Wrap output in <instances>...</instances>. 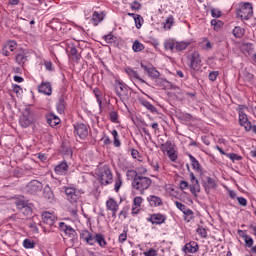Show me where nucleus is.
<instances>
[{
  "instance_id": "nucleus-13",
  "label": "nucleus",
  "mask_w": 256,
  "mask_h": 256,
  "mask_svg": "<svg viewBox=\"0 0 256 256\" xmlns=\"http://www.w3.org/2000/svg\"><path fill=\"white\" fill-rule=\"evenodd\" d=\"M42 221L45 223V225H49V227H57L55 225L57 223V217L51 212H43Z\"/></svg>"
},
{
  "instance_id": "nucleus-42",
  "label": "nucleus",
  "mask_w": 256,
  "mask_h": 256,
  "mask_svg": "<svg viewBox=\"0 0 256 256\" xmlns=\"http://www.w3.org/2000/svg\"><path fill=\"white\" fill-rule=\"evenodd\" d=\"M23 247L25 249H35V241H33L31 239H25L23 241Z\"/></svg>"
},
{
  "instance_id": "nucleus-58",
  "label": "nucleus",
  "mask_w": 256,
  "mask_h": 256,
  "mask_svg": "<svg viewBox=\"0 0 256 256\" xmlns=\"http://www.w3.org/2000/svg\"><path fill=\"white\" fill-rule=\"evenodd\" d=\"M217 77H219V71H211L208 75L209 81H217Z\"/></svg>"
},
{
  "instance_id": "nucleus-27",
  "label": "nucleus",
  "mask_w": 256,
  "mask_h": 256,
  "mask_svg": "<svg viewBox=\"0 0 256 256\" xmlns=\"http://www.w3.org/2000/svg\"><path fill=\"white\" fill-rule=\"evenodd\" d=\"M107 211H119V203L114 198H109L106 201Z\"/></svg>"
},
{
  "instance_id": "nucleus-56",
  "label": "nucleus",
  "mask_w": 256,
  "mask_h": 256,
  "mask_svg": "<svg viewBox=\"0 0 256 256\" xmlns=\"http://www.w3.org/2000/svg\"><path fill=\"white\" fill-rule=\"evenodd\" d=\"M116 39L117 37H115V35L113 34H107L104 36V40L106 41V43H115Z\"/></svg>"
},
{
  "instance_id": "nucleus-14",
  "label": "nucleus",
  "mask_w": 256,
  "mask_h": 256,
  "mask_svg": "<svg viewBox=\"0 0 256 256\" xmlns=\"http://www.w3.org/2000/svg\"><path fill=\"white\" fill-rule=\"evenodd\" d=\"M67 51L69 57H71L72 61H75L76 63L81 60V54H79V51L77 50V47H75V44L68 43L67 44Z\"/></svg>"
},
{
  "instance_id": "nucleus-20",
  "label": "nucleus",
  "mask_w": 256,
  "mask_h": 256,
  "mask_svg": "<svg viewBox=\"0 0 256 256\" xmlns=\"http://www.w3.org/2000/svg\"><path fill=\"white\" fill-rule=\"evenodd\" d=\"M182 251H184V253H197V251H199V244L195 241H190L185 244Z\"/></svg>"
},
{
  "instance_id": "nucleus-4",
  "label": "nucleus",
  "mask_w": 256,
  "mask_h": 256,
  "mask_svg": "<svg viewBox=\"0 0 256 256\" xmlns=\"http://www.w3.org/2000/svg\"><path fill=\"white\" fill-rule=\"evenodd\" d=\"M64 192L69 203H77L81 199V195L85 193L75 187H64Z\"/></svg>"
},
{
  "instance_id": "nucleus-45",
  "label": "nucleus",
  "mask_w": 256,
  "mask_h": 256,
  "mask_svg": "<svg viewBox=\"0 0 256 256\" xmlns=\"http://www.w3.org/2000/svg\"><path fill=\"white\" fill-rule=\"evenodd\" d=\"M65 235H67L70 239H75V237H77V232L71 226H68Z\"/></svg>"
},
{
  "instance_id": "nucleus-28",
  "label": "nucleus",
  "mask_w": 256,
  "mask_h": 256,
  "mask_svg": "<svg viewBox=\"0 0 256 256\" xmlns=\"http://www.w3.org/2000/svg\"><path fill=\"white\" fill-rule=\"evenodd\" d=\"M154 83L156 85V87H173V84L171 82H169L167 79L165 78H161V76H158L155 80Z\"/></svg>"
},
{
  "instance_id": "nucleus-17",
  "label": "nucleus",
  "mask_w": 256,
  "mask_h": 256,
  "mask_svg": "<svg viewBox=\"0 0 256 256\" xmlns=\"http://www.w3.org/2000/svg\"><path fill=\"white\" fill-rule=\"evenodd\" d=\"M38 93L48 96L52 95L53 87L51 86V82H41V84L38 85Z\"/></svg>"
},
{
  "instance_id": "nucleus-44",
  "label": "nucleus",
  "mask_w": 256,
  "mask_h": 256,
  "mask_svg": "<svg viewBox=\"0 0 256 256\" xmlns=\"http://www.w3.org/2000/svg\"><path fill=\"white\" fill-rule=\"evenodd\" d=\"M112 137L114 138V147H121V141L119 140V133L117 130L112 131Z\"/></svg>"
},
{
  "instance_id": "nucleus-60",
  "label": "nucleus",
  "mask_w": 256,
  "mask_h": 256,
  "mask_svg": "<svg viewBox=\"0 0 256 256\" xmlns=\"http://www.w3.org/2000/svg\"><path fill=\"white\" fill-rule=\"evenodd\" d=\"M130 7H131L132 11H139V9H141V3H139L137 0H135L130 4Z\"/></svg>"
},
{
  "instance_id": "nucleus-29",
  "label": "nucleus",
  "mask_w": 256,
  "mask_h": 256,
  "mask_svg": "<svg viewBox=\"0 0 256 256\" xmlns=\"http://www.w3.org/2000/svg\"><path fill=\"white\" fill-rule=\"evenodd\" d=\"M188 157L191 161V165L194 169V171H197L198 173H203V170L201 169V164L199 163V160L196 159L193 155L188 154Z\"/></svg>"
},
{
  "instance_id": "nucleus-22",
  "label": "nucleus",
  "mask_w": 256,
  "mask_h": 256,
  "mask_svg": "<svg viewBox=\"0 0 256 256\" xmlns=\"http://www.w3.org/2000/svg\"><path fill=\"white\" fill-rule=\"evenodd\" d=\"M147 201L150 207H161V205H163V200L156 195L148 196Z\"/></svg>"
},
{
  "instance_id": "nucleus-39",
  "label": "nucleus",
  "mask_w": 256,
  "mask_h": 256,
  "mask_svg": "<svg viewBox=\"0 0 256 256\" xmlns=\"http://www.w3.org/2000/svg\"><path fill=\"white\" fill-rule=\"evenodd\" d=\"M177 117L180 121H193V115L189 113H179L177 114Z\"/></svg>"
},
{
  "instance_id": "nucleus-23",
  "label": "nucleus",
  "mask_w": 256,
  "mask_h": 256,
  "mask_svg": "<svg viewBox=\"0 0 256 256\" xmlns=\"http://www.w3.org/2000/svg\"><path fill=\"white\" fill-rule=\"evenodd\" d=\"M103 19H105V12L94 11L91 21H92L93 25L95 27H97V25H99V23H101V21H103Z\"/></svg>"
},
{
  "instance_id": "nucleus-11",
  "label": "nucleus",
  "mask_w": 256,
  "mask_h": 256,
  "mask_svg": "<svg viewBox=\"0 0 256 256\" xmlns=\"http://www.w3.org/2000/svg\"><path fill=\"white\" fill-rule=\"evenodd\" d=\"M74 131L80 139H87V136L89 135V129L84 123L74 124Z\"/></svg>"
},
{
  "instance_id": "nucleus-36",
  "label": "nucleus",
  "mask_w": 256,
  "mask_h": 256,
  "mask_svg": "<svg viewBox=\"0 0 256 256\" xmlns=\"http://www.w3.org/2000/svg\"><path fill=\"white\" fill-rule=\"evenodd\" d=\"M141 105H143V107L148 109V111H150L151 113H157V108L153 104H151V102L147 100H142Z\"/></svg>"
},
{
  "instance_id": "nucleus-21",
  "label": "nucleus",
  "mask_w": 256,
  "mask_h": 256,
  "mask_svg": "<svg viewBox=\"0 0 256 256\" xmlns=\"http://www.w3.org/2000/svg\"><path fill=\"white\" fill-rule=\"evenodd\" d=\"M54 171L57 175H67V172L69 171V165L66 161L60 162L55 166Z\"/></svg>"
},
{
  "instance_id": "nucleus-7",
  "label": "nucleus",
  "mask_w": 256,
  "mask_h": 256,
  "mask_svg": "<svg viewBox=\"0 0 256 256\" xmlns=\"http://www.w3.org/2000/svg\"><path fill=\"white\" fill-rule=\"evenodd\" d=\"M188 59L190 61V68L193 69V71H199L201 68V56L199 52H192Z\"/></svg>"
},
{
  "instance_id": "nucleus-54",
  "label": "nucleus",
  "mask_w": 256,
  "mask_h": 256,
  "mask_svg": "<svg viewBox=\"0 0 256 256\" xmlns=\"http://www.w3.org/2000/svg\"><path fill=\"white\" fill-rule=\"evenodd\" d=\"M139 173H137V171L135 170H127L126 171V177L128 179H135L136 177H139Z\"/></svg>"
},
{
  "instance_id": "nucleus-33",
  "label": "nucleus",
  "mask_w": 256,
  "mask_h": 256,
  "mask_svg": "<svg viewBox=\"0 0 256 256\" xmlns=\"http://www.w3.org/2000/svg\"><path fill=\"white\" fill-rule=\"evenodd\" d=\"M191 45V42H175V51L177 52H181V51H185V49H187V47H189Z\"/></svg>"
},
{
  "instance_id": "nucleus-50",
  "label": "nucleus",
  "mask_w": 256,
  "mask_h": 256,
  "mask_svg": "<svg viewBox=\"0 0 256 256\" xmlns=\"http://www.w3.org/2000/svg\"><path fill=\"white\" fill-rule=\"evenodd\" d=\"M167 155H168L170 161H172L173 163H175V161H177V153L175 152V148H173L172 150H168Z\"/></svg>"
},
{
  "instance_id": "nucleus-43",
  "label": "nucleus",
  "mask_w": 256,
  "mask_h": 256,
  "mask_svg": "<svg viewBox=\"0 0 256 256\" xmlns=\"http://www.w3.org/2000/svg\"><path fill=\"white\" fill-rule=\"evenodd\" d=\"M173 23H175V18H173V15H170L164 22V29H171Z\"/></svg>"
},
{
  "instance_id": "nucleus-62",
  "label": "nucleus",
  "mask_w": 256,
  "mask_h": 256,
  "mask_svg": "<svg viewBox=\"0 0 256 256\" xmlns=\"http://www.w3.org/2000/svg\"><path fill=\"white\" fill-rule=\"evenodd\" d=\"M141 203H143V197L136 196L133 200V204L135 205V207H141Z\"/></svg>"
},
{
  "instance_id": "nucleus-55",
  "label": "nucleus",
  "mask_w": 256,
  "mask_h": 256,
  "mask_svg": "<svg viewBox=\"0 0 256 256\" xmlns=\"http://www.w3.org/2000/svg\"><path fill=\"white\" fill-rule=\"evenodd\" d=\"M9 51H15L17 49V42L16 41H9L5 46Z\"/></svg>"
},
{
  "instance_id": "nucleus-47",
  "label": "nucleus",
  "mask_w": 256,
  "mask_h": 256,
  "mask_svg": "<svg viewBox=\"0 0 256 256\" xmlns=\"http://www.w3.org/2000/svg\"><path fill=\"white\" fill-rule=\"evenodd\" d=\"M134 21H135V27L136 29H141V27H143V17L141 15H137L135 18H134Z\"/></svg>"
},
{
  "instance_id": "nucleus-8",
  "label": "nucleus",
  "mask_w": 256,
  "mask_h": 256,
  "mask_svg": "<svg viewBox=\"0 0 256 256\" xmlns=\"http://www.w3.org/2000/svg\"><path fill=\"white\" fill-rule=\"evenodd\" d=\"M19 123L21 127H24V129H27L29 125L33 123V116L31 115V109L26 108L24 110V113L20 117Z\"/></svg>"
},
{
  "instance_id": "nucleus-53",
  "label": "nucleus",
  "mask_w": 256,
  "mask_h": 256,
  "mask_svg": "<svg viewBox=\"0 0 256 256\" xmlns=\"http://www.w3.org/2000/svg\"><path fill=\"white\" fill-rule=\"evenodd\" d=\"M162 151H171L173 150V143L171 141H166L164 144H161Z\"/></svg>"
},
{
  "instance_id": "nucleus-32",
  "label": "nucleus",
  "mask_w": 256,
  "mask_h": 256,
  "mask_svg": "<svg viewBox=\"0 0 256 256\" xmlns=\"http://www.w3.org/2000/svg\"><path fill=\"white\" fill-rule=\"evenodd\" d=\"M200 47L203 51H211L213 49V44L207 38H202V42H200Z\"/></svg>"
},
{
  "instance_id": "nucleus-12",
  "label": "nucleus",
  "mask_w": 256,
  "mask_h": 256,
  "mask_svg": "<svg viewBox=\"0 0 256 256\" xmlns=\"http://www.w3.org/2000/svg\"><path fill=\"white\" fill-rule=\"evenodd\" d=\"M15 205L19 211H23L24 215H31V213H33V210L31 207H29L28 202L23 199H17L15 201Z\"/></svg>"
},
{
  "instance_id": "nucleus-40",
  "label": "nucleus",
  "mask_w": 256,
  "mask_h": 256,
  "mask_svg": "<svg viewBox=\"0 0 256 256\" xmlns=\"http://www.w3.org/2000/svg\"><path fill=\"white\" fill-rule=\"evenodd\" d=\"M242 239H244V242H245V244H246V247H248L249 249H250L251 247H253L254 241H253V238H252L251 236H249V234H244V235H242Z\"/></svg>"
},
{
  "instance_id": "nucleus-46",
  "label": "nucleus",
  "mask_w": 256,
  "mask_h": 256,
  "mask_svg": "<svg viewBox=\"0 0 256 256\" xmlns=\"http://www.w3.org/2000/svg\"><path fill=\"white\" fill-rule=\"evenodd\" d=\"M183 214L185 215L184 219L185 221H187V223H189V221L193 219V215H194L193 210L188 208L183 212Z\"/></svg>"
},
{
  "instance_id": "nucleus-16",
  "label": "nucleus",
  "mask_w": 256,
  "mask_h": 256,
  "mask_svg": "<svg viewBox=\"0 0 256 256\" xmlns=\"http://www.w3.org/2000/svg\"><path fill=\"white\" fill-rule=\"evenodd\" d=\"M239 123L241 127H244L245 131H251V122L243 110L239 111Z\"/></svg>"
},
{
  "instance_id": "nucleus-59",
  "label": "nucleus",
  "mask_w": 256,
  "mask_h": 256,
  "mask_svg": "<svg viewBox=\"0 0 256 256\" xmlns=\"http://www.w3.org/2000/svg\"><path fill=\"white\" fill-rule=\"evenodd\" d=\"M93 93L97 99V102L99 103V105H101L103 103L101 101V90H99V88H94Z\"/></svg>"
},
{
  "instance_id": "nucleus-2",
  "label": "nucleus",
  "mask_w": 256,
  "mask_h": 256,
  "mask_svg": "<svg viewBox=\"0 0 256 256\" xmlns=\"http://www.w3.org/2000/svg\"><path fill=\"white\" fill-rule=\"evenodd\" d=\"M98 180L101 185H111L113 183V172L109 165H104L99 168Z\"/></svg>"
},
{
  "instance_id": "nucleus-51",
  "label": "nucleus",
  "mask_w": 256,
  "mask_h": 256,
  "mask_svg": "<svg viewBox=\"0 0 256 256\" xmlns=\"http://www.w3.org/2000/svg\"><path fill=\"white\" fill-rule=\"evenodd\" d=\"M196 233H198L202 239H207V230L202 226H198Z\"/></svg>"
},
{
  "instance_id": "nucleus-48",
  "label": "nucleus",
  "mask_w": 256,
  "mask_h": 256,
  "mask_svg": "<svg viewBox=\"0 0 256 256\" xmlns=\"http://www.w3.org/2000/svg\"><path fill=\"white\" fill-rule=\"evenodd\" d=\"M109 119L111 123H119V114L117 113V111L110 112Z\"/></svg>"
},
{
  "instance_id": "nucleus-30",
  "label": "nucleus",
  "mask_w": 256,
  "mask_h": 256,
  "mask_svg": "<svg viewBox=\"0 0 256 256\" xmlns=\"http://www.w3.org/2000/svg\"><path fill=\"white\" fill-rule=\"evenodd\" d=\"M66 105H67V103L65 102V98L61 97L58 100V103L56 104V109H57L58 113H60V115H63V113H65Z\"/></svg>"
},
{
  "instance_id": "nucleus-25",
  "label": "nucleus",
  "mask_w": 256,
  "mask_h": 256,
  "mask_svg": "<svg viewBox=\"0 0 256 256\" xmlns=\"http://www.w3.org/2000/svg\"><path fill=\"white\" fill-rule=\"evenodd\" d=\"M93 240V245L98 243L99 247H107V240H105V236H103V234L97 233L95 236H93Z\"/></svg>"
},
{
  "instance_id": "nucleus-18",
  "label": "nucleus",
  "mask_w": 256,
  "mask_h": 256,
  "mask_svg": "<svg viewBox=\"0 0 256 256\" xmlns=\"http://www.w3.org/2000/svg\"><path fill=\"white\" fill-rule=\"evenodd\" d=\"M15 62L20 65V67H23L25 63H27V53H25V50L20 49L16 51Z\"/></svg>"
},
{
  "instance_id": "nucleus-57",
  "label": "nucleus",
  "mask_w": 256,
  "mask_h": 256,
  "mask_svg": "<svg viewBox=\"0 0 256 256\" xmlns=\"http://www.w3.org/2000/svg\"><path fill=\"white\" fill-rule=\"evenodd\" d=\"M128 214H129V207H124V208L120 211L118 217H119V219H121V217H123V219H127V215H128Z\"/></svg>"
},
{
  "instance_id": "nucleus-61",
  "label": "nucleus",
  "mask_w": 256,
  "mask_h": 256,
  "mask_svg": "<svg viewBox=\"0 0 256 256\" xmlns=\"http://www.w3.org/2000/svg\"><path fill=\"white\" fill-rule=\"evenodd\" d=\"M175 205H176L177 209H179V211H182V213H184L188 209L187 206H185V204H183L179 201H176Z\"/></svg>"
},
{
  "instance_id": "nucleus-63",
  "label": "nucleus",
  "mask_w": 256,
  "mask_h": 256,
  "mask_svg": "<svg viewBox=\"0 0 256 256\" xmlns=\"http://www.w3.org/2000/svg\"><path fill=\"white\" fill-rule=\"evenodd\" d=\"M119 243H125L127 241V231H123L118 238Z\"/></svg>"
},
{
  "instance_id": "nucleus-24",
  "label": "nucleus",
  "mask_w": 256,
  "mask_h": 256,
  "mask_svg": "<svg viewBox=\"0 0 256 256\" xmlns=\"http://www.w3.org/2000/svg\"><path fill=\"white\" fill-rule=\"evenodd\" d=\"M46 121L50 127H57L61 123V119L53 113L46 116Z\"/></svg>"
},
{
  "instance_id": "nucleus-3",
  "label": "nucleus",
  "mask_w": 256,
  "mask_h": 256,
  "mask_svg": "<svg viewBox=\"0 0 256 256\" xmlns=\"http://www.w3.org/2000/svg\"><path fill=\"white\" fill-rule=\"evenodd\" d=\"M237 17H240L242 21H249L253 17V4L245 2L241 4L240 9L236 12Z\"/></svg>"
},
{
  "instance_id": "nucleus-31",
  "label": "nucleus",
  "mask_w": 256,
  "mask_h": 256,
  "mask_svg": "<svg viewBox=\"0 0 256 256\" xmlns=\"http://www.w3.org/2000/svg\"><path fill=\"white\" fill-rule=\"evenodd\" d=\"M189 190L192 193V195L197 197V193H200L201 191V185H199V181L191 183V185L189 186Z\"/></svg>"
},
{
  "instance_id": "nucleus-6",
  "label": "nucleus",
  "mask_w": 256,
  "mask_h": 256,
  "mask_svg": "<svg viewBox=\"0 0 256 256\" xmlns=\"http://www.w3.org/2000/svg\"><path fill=\"white\" fill-rule=\"evenodd\" d=\"M26 191L30 195H37V193H41V191H43V183L39 180H32L27 184Z\"/></svg>"
},
{
  "instance_id": "nucleus-38",
  "label": "nucleus",
  "mask_w": 256,
  "mask_h": 256,
  "mask_svg": "<svg viewBox=\"0 0 256 256\" xmlns=\"http://www.w3.org/2000/svg\"><path fill=\"white\" fill-rule=\"evenodd\" d=\"M148 76L155 81L158 77H161V73L157 70V68L152 67L148 70Z\"/></svg>"
},
{
  "instance_id": "nucleus-64",
  "label": "nucleus",
  "mask_w": 256,
  "mask_h": 256,
  "mask_svg": "<svg viewBox=\"0 0 256 256\" xmlns=\"http://www.w3.org/2000/svg\"><path fill=\"white\" fill-rule=\"evenodd\" d=\"M145 256H157V250L151 248L150 250L144 252Z\"/></svg>"
},
{
  "instance_id": "nucleus-41",
  "label": "nucleus",
  "mask_w": 256,
  "mask_h": 256,
  "mask_svg": "<svg viewBox=\"0 0 256 256\" xmlns=\"http://www.w3.org/2000/svg\"><path fill=\"white\" fill-rule=\"evenodd\" d=\"M164 49L166 51H175V42L173 40H167L164 42Z\"/></svg>"
},
{
  "instance_id": "nucleus-9",
  "label": "nucleus",
  "mask_w": 256,
  "mask_h": 256,
  "mask_svg": "<svg viewBox=\"0 0 256 256\" xmlns=\"http://www.w3.org/2000/svg\"><path fill=\"white\" fill-rule=\"evenodd\" d=\"M42 195L45 201H47V203H50L51 205H55V203H57V198L55 197V193L53 192V189H51V186H49V184H47L43 188Z\"/></svg>"
},
{
  "instance_id": "nucleus-19",
  "label": "nucleus",
  "mask_w": 256,
  "mask_h": 256,
  "mask_svg": "<svg viewBox=\"0 0 256 256\" xmlns=\"http://www.w3.org/2000/svg\"><path fill=\"white\" fill-rule=\"evenodd\" d=\"M80 239L87 243V245H93V234L87 229L80 231Z\"/></svg>"
},
{
  "instance_id": "nucleus-35",
  "label": "nucleus",
  "mask_w": 256,
  "mask_h": 256,
  "mask_svg": "<svg viewBox=\"0 0 256 256\" xmlns=\"http://www.w3.org/2000/svg\"><path fill=\"white\" fill-rule=\"evenodd\" d=\"M232 33L236 39H241L243 35H245V30L240 27V26H235L234 29L232 30Z\"/></svg>"
},
{
  "instance_id": "nucleus-10",
  "label": "nucleus",
  "mask_w": 256,
  "mask_h": 256,
  "mask_svg": "<svg viewBox=\"0 0 256 256\" xmlns=\"http://www.w3.org/2000/svg\"><path fill=\"white\" fill-rule=\"evenodd\" d=\"M148 223H151L152 225H163L165 221H167V216L161 213H154L150 214V217L146 219Z\"/></svg>"
},
{
  "instance_id": "nucleus-26",
  "label": "nucleus",
  "mask_w": 256,
  "mask_h": 256,
  "mask_svg": "<svg viewBox=\"0 0 256 256\" xmlns=\"http://www.w3.org/2000/svg\"><path fill=\"white\" fill-rule=\"evenodd\" d=\"M125 73L128 75V77H130V79H137L138 81H140V83H146L143 78H141V76H139V73L135 70H133L132 68H126L125 69Z\"/></svg>"
},
{
  "instance_id": "nucleus-15",
  "label": "nucleus",
  "mask_w": 256,
  "mask_h": 256,
  "mask_svg": "<svg viewBox=\"0 0 256 256\" xmlns=\"http://www.w3.org/2000/svg\"><path fill=\"white\" fill-rule=\"evenodd\" d=\"M202 185L208 195L211 193V189H217V182L209 176L206 177V180L202 181Z\"/></svg>"
},
{
  "instance_id": "nucleus-49",
  "label": "nucleus",
  "mask_w": 256,
  "mask_h": 256,
  "mask_svg": "<svg viewBox=\"0 0 256 256\" xmlns=\"http://www.w3.org/2000/svg\"><path fill=\"white\" fill-rule=\"evenodd\" d=\"M123 185V179L121 178V175L117 176V180L115 182L114 190L116 193H119V190L121 189V186Z\"/></svg>"
},
{
  "instance_id": "nucleus-34",
  "label": "nucleus",
  "mask_w": 256,
  "mask_h": 256,
  "mask_svg": "<svg viewBox=\"0 0 256 256\" xmlns=\"http://www.w3.org/2000/svg\"><path fill=\"white\" fill-rule=\"evenodd\" d=\"M144 49L145 45H143V43H141L139 40H135L133 42L132 51H134V53H141V51H143Z\"/></svg>"
},
{
  "instance_id": "nucleus-52",
  "label": "nucleus",
  "mask_w": 256,
  "mask_h": 256,
  "mask_svg": "<svg viewBox=\"0 0 256 256\" xmlns=\"http://www.w3.org/2000/svg\"><path fill=\"white\" fill-rule=\"evenodd\" d=\"M226 157H228V159H231V161H241V159H243L241 155H238L236 153H228L226 154Z\"/></svg>"
},
{
  "instance_id": "nucleus-5",
  "label": "nucleus",
  "mask_w": 256,
  "mask_h": 256,
  "mask_svg": "<svg viewBox=\"0 0 256 256\" xmlns=\"http://www.w3.org/2000/svg\"><path fill=\"white\" fill-rule=\"evenodd\" d=\"M115 93L119 97L120 100L127 101V99H129V97H130L129 86H127V84H125L121 81H116L115 82Z\"/></svg>"
},
{
  "instance_id": "nucleus-37",
  "label": "nucleus",
  "mask_w": 256,
  "mask_h": 256,
  "mask_svg": "<svg viewBox=\"0 0 256 256\" xmlns=\"http://www.w3.org/2000/svg\"><path fill=\"white\" fill-rule=\"evenodd\" d=\"M211 25L214 28V31H221V29L223 28V21L218 20V19H212L211 20Z\"/></svg>"
},
{
  "instance_id": "nucleus-1",
  "label": "nucleus",
  "mask_w": 256,
  "mask_h": 256,
  "mask_svg": "<svg viewBox=\"0 0 256 256\" xmlns=\"http://www.w3.org/2000/svg\"><path fill=\"white\" fill-rule=\"evenodd\" d=\"M151 183H153L151 178L145 177L140 174L139 176L133 179L132 187L136 191H139L140 195H143L146 189H149V187H151Z\"/></svg>"
}]
</instances>
